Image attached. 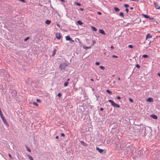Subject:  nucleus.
Wrapping results in <instances>:
<instances>
[{"mask_svg":"<svg viewBox=\"0 0 160 160\" xmlns=\"http://www.w3.org/2000/svg\"><path fill=\"white\" fill-rule=\"evenodd\" d=\"M135 149L133 145H131L130 146L126 147L125 150V153L126 154H129L132 153Z\"/></svg>","mask_w":160,"mask_h":160,"instance_id":"f257e3e1","label":"nucleus"},{"mask_svg":"<svg viewBox=\"0 0 160 160\" xmlns=\"http://www.w3.org/2000/svg\"><path fill=\"white\" fill-rule=\"evenodd\" d=\"M71 62V61H70V62H68L67 61H65V62L60 64L59 68L60 69L61 71H62V72H63V70H64L66 67Z\"/></svg>","mask_w":160,"mask_h":160,"instance_id":"f03ea898","label":"nucleus"},{"mask_svg":"<svg viewBox=\"0 0 160 160\" xmlns=\"http://www.w3.org/2000/svg\"><path fill=\"white\" fill-rule=\"evenodd\" d=\"M134 130L135 132H138L139 133H141V127L140 125H135L134 127Z\"/></svg>","mask_w":160,"mask_h":160,"instance_id":"7ed1b4c3","label":"nucleus"},{"mask_svg":"<svg viewBox=\"0 0 160 160\" xmlns=\"http://www.w3.org/2000/svg\"><path fill=\"white\" fill-rule=\"evenodd\" d=\"M108 101L111 103L113 107L117 108H119L120 107L119 105L114 102L113 101L109 99Z\"/></svg>","mask_w":160,"mask_h":160,"instance_id":"20e7f679","label":"nucleus"},{"mask_svg":"<svg viewBox=\"0 0 160 160\" xmlns=\"http://www.w3.org/2000/svg\"><path fill=\"white\" fill-rule=\"evenodd\" d=\"M146 129L145 127L144 126L142 127V128L141 131V133H139V134L138 135H139L140 134H141L142 133H144V136H146Z\"/></svg>","mask_w":160,"mask_h":160,"instance_id":"39448f33","label":"nucleus"},{"mask_svg":"<svg viewBox=\"0 0 160 160\" xmlns=\"http://www.w3.org/2000/svg\"><path fill=\"white\" fill-rule=\"evenodd\" d=\"M154 5L156 9H159L160 8V6L158 4V2H154Z\"/></svg>","mask_w":160,"mask_h":160,"instance_id":"423d86ee","label":"nucleus"},{"mask_svg":"<svg viewBox=\"0 0 160 160\" xmlns=\"http://www.w3.org/2000/svg\"><path fill=\"white\" fill-rule=\"evenodd\" d=\"M56 38L58 40H59L61 38V35L60 33H58L56 34Z\"/></svg>","mask_w":160,"mask_h":160,"instance_id":"0eeeda50","label":"nucleus"},{"mask_svg":"<svg viewBox=\"0 0 160 160\" xmlns=\"http://www.w3.org/2000/svg\"><path fill=\"white\" fill-rule=\"evenodd\" d=\"M151 117L155 119H158V117L155 115L152 114L150 115Z\"/></svg>","mask_w":160,"mask_h":160,"instance_id":"6e6552de","label":"nucleus"},{"mask_svg":"<svg viewBox=\"0 0 160 160\" xmlns=\"http://www.w3.org/2000/svg\"><path fill=\"white\" fill-rule=\"evenodd\" d=\"M2 120L6 126H7L8 127L9 126V125L8 123V122L5 118H4L2 119Z\"/></svg>","mask_w":160,"mask_h":160,"instance_id":"1a4fd4ad","label":"nucleus"},{"mask_svg":"<svg viewBox=\"0 0 160 160\" xmlns=\"http://www.w3.org/2000/svg\"><path fill=\"white\" fill-rule=\"evenodd\" d=\"M96 150L98 151L100 153H102L103 151V150L102 149H100L98 147L96 148Z\"/></svg>","mask_w":160,"mask_h":160,"instance_id":"9d476101","label":"nucleus"},{"mask_svg":"<svg viewBox=\"0 0 160 160\" xmlns=\"http://www.w3.org/2000/svg\"><path fill=\"white\" fill-rule=\"evenodd\" d=\"M152 36L150 35L148 33L147 34L146 37V40L148 38H152Z\"/></svg>","mask_w":160,"mask_h":160,"instance_id":"9b49d317","label":"nucleus"},{"mask_svg":"<svg viewBox=\"0 0 160 160\" xmlns=\"http://www.w3.org/2000/svg\"><path fill=\"white\" fill-rule=\"evenodd\" d=\"M99 32L101 33L103 35H105V33L104 32V31L102 29H100L99 30Z\"/></svg>","mask_w":160,"mask_h":160,"instance_id":"f8f14e48","label":"nucleus"},{"mask_svg":"<svg viewBox=\"0 0 160 160\" xmlns=\"http://www.w3.org/2000/svg\"><path fill=\"white\" fill-rule=\"evenodd\" d=\"M65 38L67 41H70V40H71L72 39L69 35L66 36Z\"/></svg>","mask_w":160,"mask_h":160,"instance_id":"ddd939ff","label":"nucleus"},{"mask_svg":"<svg viewBox=\"0 0 160 160\" xmlns=\"http://www.w3.org/2000/svg\"><path fill=\"white\" fill-rule=\"evenodd\" d=\"M147 101L149 102H153V99L151 98H149L147 99Z\"/></svg>","mask_w":160,"mask_h":160,"instance_id":"4468645a","label":"nucleus"},{"mask_svg":"<svg viewBox=\"0 0 160 160\" xmlns=\"http://www.w3.org/2000/svg\"><path fill=\"white\" fill-rule=\"evenodd\" d=\"M80 143L84 147H86L87 146V144L86 143H85L83 141H80Z\"/></svg>","mask_w":160,"mask_h":160,"instance_id":"2eb2a0df","label":"nucleus"},{"mask_svg":"<svg viewBox=\"0 0 160 160\" xmlns=\"http://www.w3.org/2000/svg\"><path fill=\"white\" fill-rule=\"evenodd\" d=\"M142 15L143 16V17H144V18H149V17L147 15L144 14H142Z\"/></svg>","mask_w":160,"mask_h":160,"instance_id":"dca6fc26","label":"nucleus"},{"mask_svg":"<svg viewBox=\"0 0 160 160\" xmlns=\"http://www.w3.org/2000/svg\"><path fill=\"white\" fill-rule=\"evenodd\" d=\"M51 23V21L49 20H46L45 21V23L47 24H49Z\"/></svg>","mask_w":160,"mask_h":160,"instance_id":"f3484780","label":"nucleus"},{"mask_svg":"<svg viewBox=\"0 0 160 160\" xmlns=\"http://www.w3.org/2000/svg\"><path fill=\"white\" fill-rule=\"evenodd\" d=\"M91 28L93 31H96L97 30V29L94 26H91Z\"/></svg>","mask_w":160,"mask_h":160,"instance_id":"a211bd4d","label":"nucleus"},{"mask_svg":"<svg viewBox=\"0 0 160 160\" xmlns=\"http://www.w3.org/2000/svg\"><path fill=\"white\" fill-rule=\"evenodd\" d=\"M106 92L109 94L111 95L112 94V92L109 90L107 89L106 91Z\"/></svg>","mask_w":160,"mask_h":160,"instance_id":"6ab92c4d","label":"nucleus"},{"mask_svg":"<svg viewBox=\"0 0 160 160\" xmlns=\"http://www.w3.org/2000/svg\"><path fill=\"white\" fill-rule=\"evenodd\" d=\"M29 158L30 160H33L32 157L30 155H28Z\"/></svg>","mask_w":160,"mask_h":160,"instance_id":"aec40b11","label":"nucleus"},{"mask_svg":"<svg viewBox=\"0 0 160 160\" xmlns=\"http://www.w3.org/2000/svg\"><path fill=\"white\" fill-rule=\"evenodd\" d=\"M78 23L80 25H82V24L83 23L80 20H78L77 21Z\"/></svg>","mask_w":160,"mask_h":160,"instance_id":"412c9836","label":"nucleus"},{"mask_svg":"<svg viewBox=\"0 0 160 160\" xmlns=\"http://www.w3.org/2000/svg\"><path fill=\"white\" fill-rule=\"evenodd\" d=\"M114 9L117 12H118L120 10V9L118 8L117 7L114 8Z\"/></svg>","mask_w":160,"mask_h":160,"instance_id":"4be33fe9","label":"nucleus"},{"mask_svg":"<svg viewBox=\"0 0 160 160\" xmlns=\"http://www.w3.org/2000/svg\"><path fill=\"white\" fill-rule=\"evenodd\" d=\"M68 82H67V81L65 82L64 83V87L67 86H68Z\"/></svg>","mask_w":160,"mask_h":160,"instance_id":"5701e85b","label":"nucleus"},{"mask_svg":"<svg viewBox=\"0 0 160 160\" xmlns=\"http://www.w3.org/2000/svg\"><path fill=\"white\" fill-rule=\"evenodd\" d=\"M56 52V49H54L53 51V53L52 54V56H53L55 55V54Z\"/></svg>","mask_w":160,"mask_h":160,"instance_id":"b1692460","label":"nucleus"},{"mask_svg":"<svg viewBox=\"0 0 160 160\" xmlns=\"http://www.w3.org/2000/svg\"><path fill=\"white\" fill-rule=\"evenodd\" d=\"M26 148L27 150V151H28V152H31V150L29 148H28V146H26Z\"/></svg>","mask_w":160,"mask_h":160,"instance_id":"393cba45","label":"nucleus"},{"mask_svg":"<svg viewBox=\"0 0 160 160\" xmlns=\"http://www.w3.org/2000/svg\"><path fill=\"white\" fill-rule=\"evenodd\" d=\"M119 16L122 17H123L124 15L122 12H120L119 14Z\"/></svg>","mask_w":160,"mask_h":160,"instance_id":"a878e982","label":"nucleus"},{"mask_svg":"<svg viewBox=\"0 0 160 160\" xmlns=\"http://www.w3.org/2000/svg\"><path fill=\"white\" fill-rule=\"evenodd\" d=\"M142 57L143 58H147L148 57V55H147L145 54V55H143Z\"/></svg>","mask_w":160,"mask_h":160,"instance_id":"bb28decb","label":"nucleus"},{"mask_svg":"<svg viewBox=\"0 0 160 160\" xmlns=\"http://www.w3.org/2000/svg\"><path fill=\"white\" fill-rule=\"evenodd\" d=\"M99 67L102 70L104 69H105L104 67L103 66H99Z\"/></svg>","mask_w":160,"mask_h":160,"instance_id":"cd10ccee","label":"nucleus"},{"mask_svg":"<svg viewBox=\"0 0 160 160\" xmlns=\"http://www.w3.org/2000/svg\"><path fill=\"white\" fill-rule=\"evenodd\" d=\"M128 100L129 101L131 102H133V100L131 98H129Z\"/></svg>","mask_w":160,"mask_h":160,"instance_id":"c85d7f7f","label":"nucleus"},{"mask_svg":"<svg viewBox=\"0 0 160 160\" xmlns=\"http://www.w3.org/2000/svg\"><path fill=\"white\" fill-rule=\"evenodd\" d=\"M84 48L85 49H89V48H91V47H86V46H84Z\"/></svg>","mask_w":160,"mask_h":160,"instance_id":"c756f323","label":"nucleus"},{"mask_svg":"<svg viewBox=\"0 0 160 160\" xmlns=\"http://www.w3.org/2000/svg\"><path fill=\"white\" fill-rule=\"evenodd\" d=\"M136 67L138 68H140V66L138 64H137L136 65Z\"/></svg>","mask_w":160,"mask_h":160,"instance_id":"7c9ffc66","label":"nucleus"},{"mask_svg":"<svg viewBox=\"0 0 160 160\" xmlns=\"http://www.w3.org/2000/svg\"><path fill=\"white\" fill-rule=\"evenodd\" d=\"M33 104L35 105L36 106H38V103L36 102H33Z\"/></svg>","mask_w":160,"mask_h":160,"instance_id":"2f4dec72","label":"nucleus"},{"mask_svg":"<svg viewBox=\"0 0 160 160\" xmlns=\"http://www.w3.org/2000/svg\"><path fill=\"white\" fill-rule=\"evenodd\" d=\"M96 98H97V99H98V98H100V96L99 95H96Z\"/></svg>","mask_w":160,"mask_h":160,"instance_id":"473e14b6","label":"nucleus"},{"mask_svg":"<svg viewBox=\"0 0 160 160\" xmlns=\"http://www.w3.org/2000/svg\"><path fill=\"white\" fill-rule=\"evenodd\" d=\"M29 37H28L24 39V41H26L28 40L29 39Z\"/></svg>","mask_w":160,"mask_h":160,"instance_id":"72a5a7b5","label":"nucleus"},{"mask_svg":"<svg viewBox=\"0 0 160 160\" xmlns=\"http://www.w3.org/2000/svg\"><path fill=\"white\" fill-rule=\"evenodd\" d=\"M124 6L126 8H128V7H129V6L128 5L126 4H124Z\"/></svg>","mask_w":160,"mask_h":160,"instance_id":"f704fd0d","label":"nucleus"},{"mask_svg":"<svg viewBox=\"0 0 160 160\" xmlns=\"http://www.w3.org/2000/svg\"><path fill=\"white\" fill-rule=\"evenodd\" d=\"M4 71V70H1L0 69V74H1L2 73V72H3Z\"/></svg>","mask_w":160,"mask_h":160,"instance_id":"c9c22d12","label":"nucleus"},{"mask_svg":"<svg viewBox=\"0 0 160 160\" xmlns=\"http://www.w3.org/2000/svg\"><path fill=\"white\" fill-rule=\"evenodd\" d=\"M58 96L60 97L61 96V94L60 93H58Z\"/></svg>","mask_w":160,"mask_h":160,"instance_id":"e433bc0d","label":"nucleus"},{"mask_svg":"<svg viewBox=\"0 0 160 160\" xmlns=\"http://www.w3.org/2000/svg\"><path fill=\"white\" fill-rule=\"evenodd\" d=\"M8 156L10 158H11L12 159L13 158L12 157L10 153H8Z\"/></svg>","mask_w":160,"mask_h":160,"instance_id":"4c0bfd02","label":"nucleus"},{"mask_svg":"<svg viewBox=\"0 0 160 160\" xmlns=\"http://www.w3.org/2000/svg\"><path fill=\"white\" fill-rule=\"evenodd\" d=\"M77 5H78V6H80L81 5V4L79 3H78V2H76L75 3Z\"/></svg>","mask_w":160,"mask_h":160,"instance_id":"58836bf2","label":"nucleus"},{"mask_svg":"<svg viewBox=\"0 0 160 160\" xmlns=\"http://www.w3.org/2000/svg\"><path fill=\"white\" fill-rule=\"evenodd\" d=\"M95 64L97 65H98L100 64V63L98 62H96Z\"/></svg>","mask_w":160,"mask_h":160,"instance_id":"ea45409f","label":"nucleus"},{"mask_svg":"<svg viewBox=\"0 0 160 160\" xmlns=\"http://www.w3.org/2000/svg\"><path fill=\"white\" fill-rule=\"evenodd\" d=\"M117 98L118 100H120L121 99V98L120 96H118L117 97Z\"/></svg>","mask_w":160,"mask_h":160,"instance_id":"a19ab883","label":"nucleus"},{"mask_svg":"<svg viewBox=\"0 0 160 160\" xmlns=\"http://www.w3.org/2000/svg\"><path fill=\"white\" fill-rule=\"evenodd\" d=\"M92 43H93V44L92 45V46H93L94 45V44L95 43H96V41L95 40H93L92 41Z\"/></svg>","mask_w":160,"mask_h":160,"instance_id":"79ce46f5","label":"nucleus"},{"mask_svg":"<svg viewBox=\"0 0 160 160\" xmlns=\"http://www.w3.org/2000/svg\"><path fill=\"white\" fill-rule=\"evenodd\" d=\"M128 47L130 48H132V46L131 45H129L128 46Z\"/></svg>","mask_w":160,"mask_h":160,"instance_id":"37998d69","label":"nucleus"},{"mask_svg":"<svg viewBox=\"0 0 160 160\" xmlns=\"http://www.w3.org/2000/svg\"><path fill=\"white\" fill-rule=\"evenodd\" d=\"M61 136L62 137H64L65 136V134L64 133H62L61 134Z\"/></svg>","mask_w":160,"mask_h":160,"instance_id":"c03bdc74","label":"nucleus"},{"mask_svg":"<svg viewBox=\"0 0 160 160\" xmlns=\"http://www.w3.org/2000/svg\"><path fill=\"white\" fill-rule=\"evenodd\" d=\"M36 100L38 102H41V100L39 99H37Z\"/></svg>","mask_w":160,"mask_h":160,"instance_id":"a18cd8bd","label":"nucleus"},{"mask_svg":"<svg viewBox=\"0 0 160 160\" xmlns=\"http://www.w3.org/2000/svg\"><path fill=\"white\" fill-rule=\"evenodd\" d=\"M19 1H21L23 2H25V0H19Z\"/></svg>","mask_w":160,"mask_h":160,"instance_id":"49530a36","label":"nucleus"},{"mask_svg":"<svg viewBox=\"0 0 160 160\" xmlns=\"http://www.w3.org/2000/svg\"><path fill=\"white\" fill-rule=\"evenodd\" d=\"M126 11L127 13H128L129 12L128 9L127 8H126Z\"/></svg>","mask_w":160,"mask_h":160,"instance_id":"de8ad7c7","label":"nucleus"},{"mask_svg":"<svg viewBox=\"0 0 160 160\" xmlns=\"http://www.w3.org/2000/svg\"><path fill=\"white\" fill-rule=\"evenodd\" d=\"M112 57H114V58H117L118 57L117 56H116L115 55H113L112 56Z\"/></svg>","mask_w":160,"mask_h":160,"instance_id":"09e8293b","label":"nucleus"},{"mask_svg":"<svg viewBox=\"0 0 160 160\" xmlns=\"http://www.w3.org/2000/svg\"><path fill=\"white\" fill-rule=\"evenodd\" d=\"M100 110L101 111H103V108H100Z\"/></svg>","mask_w":160,"mask_h":160,"instance_id":"8fccbe9b","label":"nucleus"},{"mask_svg":"<svg viewBox=\"0 0 160 160\" xmlns=\"http://www.w3.org/2000/svg\"><path fill=\"white\" fill-rule=\"evenodd\" d=\"M97 13L98 15H101V13L100 12H98Z\"/></svg>","mask_w":160,"mask_h":160,"instance_id":"3c124183","label":"nucleus"},{"mask_svg":"<svg viewBox=\"0 0 160 160\" xmlns=\"http://www.w3.org/2000/svg\"><path fill=\"white\" fill-rule=\"evenodd\" d=\"M70 40L71 41V42H70V43H72V42H74V41L72 40V39H71V40Z\"/></svg>","mask_w":160,"mask_h":160,"instance_id":"603ef678","label":"nucleus"},{"mask_svg":"<svg viewBox=\"0 0 160 160\" xmlns=\"http://www.w3.org/2000/svg\"><path fill=\"white\" fill-rule=\"evenodd\" d=\"M62 2H65V0H60Z\"/></svg>","mask_w":160,"mask_h":160,"instance_id":"864d4df0","label":"nucleus"},{"mask_svg":"<svg viewBox=\"0 0 160 160\" xmlns=\"http://www.w3.org/2000/svg\"><path fill=\"white\" fill-rule=\"evenodd\" d=\"M80 10L81 11H83V8H80Z\"/></svg>","mask_w":160,"mask_h":160,"instance_id":"5fc2aeb1","label":"nucleus"},{"mask_svg":"<svg viewBox=\"0 0 160 160\" xmlns=\"http://www.w3.org/2000/svg\"><path fill=\"white\" fill-rule=\"evenodd\" d=\"M157 75L158 76L160 77V73L159 72V73H157Z\"/></svg>","mask_w":160,"mask_h":160,"instance_id":"6e6d98bb","label":"nucleus"},{"mask_svg":"<svg viewBox=\"0 0 160 160\" xmlns=\"http://www.w3.org/2000/svg\"><path fill=\"white\" fill-rule=\"evenodd\" d=\"M1 118L2 119L3 118H4V117H3V116H2L1 117Z\"/></svg>","mask_w":160,"mask_h":160,"instance_id":"4d7b16f0","label":"nucleus"},{"mask_svg":"<svg viewBox=\"0 0 160 160\" xmlns=\"http://www.w3.org/2000/svg\"><path fill=\"white\" fill-rule=\"evenodd\" d=\"M111 48L112 49H114V47H113V46H111Z\"/></svg>","mask_w":160,"mask_h":160,"instance_id":"13d9d810","label":"nucleus"},{"mask_svg":"<svg viewBox=\"0 0 160 160\" xmlns=\"http://www.w3.org/2000/svg\"><path fill=\"white\" fill-rule=\"evenodd\" d=\"M131 1H138V0H130Z\"/></svg>","mask_w":160,"mask_h":160,"instance_id":"bf43d9fd","label":"nucleus"},{"mask_svg":"<svg viewBox=\"0 0 160 160\" xmlns=\"http://www.w3.org/2000/svg\"><path fill=\"white\" fill-rule=\"evenodd\" d=\"M149 18V19H150V20H152V19H153V18H150L149 17V18Z\"/></svg>","mask_w":160,"mask_h":160,"instance_id":"052dcab7","label":"nucleus"},{"mask_svg":"<svg viewBox=\"0 0 160 160\" xmlns=\"http://www.w3.org/2000/svg\"><path fill=\"white\" fill-rule=\"evenodd\" d=\"M70 79L69 78H68L67 80V82H68V81Z\"/></svg>","mask_w":160,"mask_h":160,"instance_id":"680f3d73","label":"nucleus"},{"mask_svg":"<svg viewBox=\"0 0 160 160\" xmlns=\"http://www.w3.org/2000/svg\"><path fill=\"white\" fill-rule=\"evenodd\" d=\"M2 116H3L2 113L1 114H0V117Z\"/></svg>","mask_w":160,"mask_h":160,"instance_id":"e2e57ef3","label":"nucleus"},{"mask_svg":"<svg viewBox=\"0 0 160 160\" xmlns=\"http://www.w3.org/2000/svg\"><path fill=\"white\" fill-rule=\"evenodd\" d=\"M91 80L92 81H94V79H92V78H91Z\"/></svg>","mask_w":160,"mask_h":160,"instance_id":"0e129e2a","label":"nucleus"},{"mask_svg":"<svg viewBox=\"0 0 160 160\" xmlns=\"http://www.w3.org/2000/svg\"><path fill=\"white\" fill-rule=\"evenodd\" d=\"M56 139H58V136H56Z\"/></svg>","mask_w":160,"mask_h":160,"instance_id":"69168bd1","label":"nucleus"},{"mask_svg":"<svg viewBox=\"0 0 160 160\" xmlns=\"http://www.w3.org/2000/svg\"><path fill=\"white\" fill-rule=\"evenodd\" d=\"M2 113V111H1V109H0V114H1Z\"/></svg>","mask_w":160,"mask_h":160,"instance_id":"338daca9","label":"nucleus"},{"mask_svg":"<svg viewBox=\"0 0 160 160\" xmlns=\"http://www.w3.org/2000/svg\"><path fill=\"white\" fill-rule=\"evenodd\" d=\"M118 80H120V78H118Z\"/></svg>","mask_w":160,"mask_h":160,"instance_id":"774afa93","label":"nucleus"}]
</instances>
